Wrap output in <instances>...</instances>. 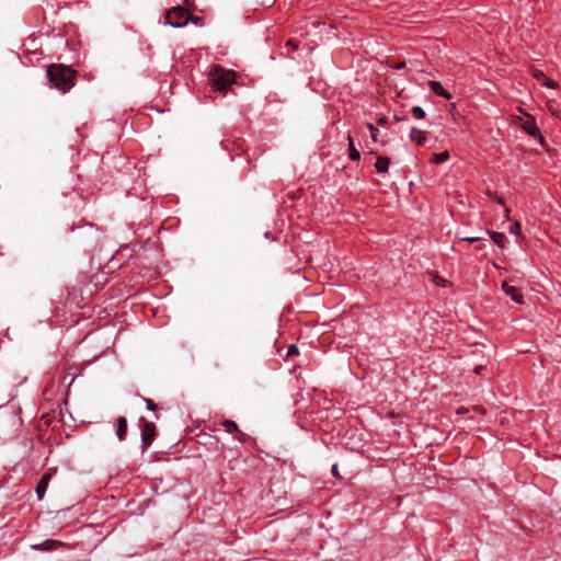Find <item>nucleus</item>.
<instances>
[{
	"mask_svg": "<svg viewBox=\"0 0 561 561\" xmlns=\"http://www.w3.org/2000/svg\"><path fill=\"white\" fill-rule=\"evenodd\" d=\"M76 71L61 64H53L47 68V78L51 85L62 93L75 85Z\"/></svg>",
	"mask_w": 561,
	"mask_h": 561,
	"instance_id": "1",
	"label": "nucleus"
},
{
	"mask_svg": "<svg viewBox=\"0 0 561 561\" xmlns=\"http://www.w3.org/2000/svg\"><path fill=\"white\" fill-rule=\"evenodd\" d=\"M207 78L214 92L226 93L228 88L234 83L236 73L220 65H214L210 67Z\"/></svg>",
	"mask_w": 561,
	"mask_h": 561,
	"instance_id": "2",
	"label": "nucleus"
},
{
	"mask_svg": "<svg viewBox=\"0 0 561 561\" xmlns=\"http://www.w3.org/2000/svg\"><path fill=\"white\" fill-rule=\"evenodd\" d=\"M191 13L183 7L176 5L164 12V24L172 27H183L190 22Z\"/></svg>",
	"mask_w": 561,
	"mask_h": 561,
	"instance_id": "3",
	"label": "nucleus"
},
{
	"mask_svg": "<svg viewBox=\"0 0 561 561\" xmlns=\"http://www.w3.org/2000/svg\"><path fill=\"white\" fill-rule=\"evenodd\" d=\"M139 424L141 428L142 450L145 451L147 448L151 446L152 442L154 440L157 428L153 422H149L145 417H140Z\"/></svg>",
	"mask_w": 561,
	"mask_h": 561,
	"instance_id": "4",
	"label": "nucleus"
},
{
	"mask_svg": "<svg viewBox=\"0 0 561 561\" xmlns=\"http://www.w3.org/2000/svg\"><path fill=\"white\" fill-rule=\"evenodd\" d=\"M514 123L518 124L531 137H537L540 135V131L536 126L535 117L530 114H525V117H514Z\"/></svg>",
	"mask_w": 561,
	"mask_h": 561,
	"instance_id": "5",
	"label": "nucleus"
},
{
	"mask_svg": "<svg viewBox=\"0 0 561 561\" xmlns=\"http://www.w3.org/2000/svg\"><path fill=\"white\" fill-rule=\"evenodd\" d=\"M220 424L228 434H233L238 442L243 443L245 440V434L234 421L226 419Z\"/></svg>",
	"mask_w": 561,
	"mask_h": 561,
	"instance_id": "6",
	"label": "nucleus"
},
{
	"mask_svg": "<svg viewBox=\"0 0 561 561\" xmlns=\"http://www.w3.org/2000/svg\"><path fill=\"white\" fill-rule=\"evenodd\" d=\"M60 546H62V542H60L58 540L47 539L41 543L33 545L32 549L42 550V551H50Z\"/></svg>",
	"mask_w": 561,
	"mask_h": 561,
	"instance_id": "7",
	"label": "nucleus"
},
{
	"mask_svg": "<svg viewBox=\"0 0 561 561\" xmlns=\"http://www.w3.org/2000/svg\"><path fill=\"white\" fill-rule=\"evenodd\" d=\"M502 289L516 304H523L524 302L523 296L517 291V289L515 287H513V286H510L506 282H504L502 284Z\"/></svg>",
	"mask_w": 561,
	"mask_h": 561,
	"instance_id": "8",
	"label": "nucleus"
},
{
	"mask_svg": "<svg viewBox=\"0 0 561 561\" xmlns=\"http://www.w3.org/2000/svg\"><path fill=\"white\" fill-rule=\"evenodd\" d=\"M127 434V419L125 416H119L116 421V436L119 442L126 438Z\"/></svg>",
	"mask_w": 561,
	"mask_h": 561,
	"instance_id": "9",
	"label": "nucleus"
},
{
	"mask_svg": "<svg viewBox=\"0 0 561 561\" xmlns=\"http://www.w3.org/2000/svg\"><path fill=\"white\" fill-rule=\"evenodd\" d=\"M410 139L417 146H423L425 145L427 138L425 131L413 127L410 131Z\"/></svg>",
	"mask_w": 561,
	"mask_h": 561,
	"instance_id": "10",
	"label": "nucleus"
},
{
	"mask_svg": "<svg viewBox=\"0 0 561 561\" xmlns=\"http://www.w3.org/2000/svg\"><path fill=\"white\" fill-rule=\"evenodd\" d=\"M389 165H390V158L378 157V159L375 163V169H376L377 173L386 174L389 171Z\"/></svg>",
	"mask_w": 561,
	"mask_h": 561,
	"instance_id": "11",
	"label": "nucleus"
},
{
	"mask_svg": "<svg viewBox=\"0 0 561 561\" xmlns=\"http://www.w3.org/2000/svg\"><path fill=\"white\" fill-rule=\"evenodd\" d=\"M49 479H50L49 474H44L36 485V494L39 500H42L45 496Z\"/></svg>",
	"mask_w": 561,
	"mask_h": 561,
	"instance_id": "12",
	"label": "nucleus"
},
{
	"mask_svg": "<svg viewBox=\"0 0 561 561\" xmlns=\"http://www.w3.org/2000/svg\"><path fill=\"white\" fill-rule=\"evenodd\" d=\"M534 77L547 88L556 89L558 87V83L548 79L541 70H536Z\"/></svg>",
	"mask_w": 561,
	"mask_h": 561,
	"instance_id": "13",
	"label": "nucleus"
},
{
	"mask_svg": "<svg viewBox=\"0 0 561 561\" xmlns=\"http://www.w3.org/2000/svg\"><path fill=\"white\" fill-rule=\"evenodd\" d=\"M428 84H430L431 90L435 94H437L444 99H447V100L450 99V94L444 89V87L442 85L440 82L432 80V81H430Z\"/></svg>",
	"mask_w": 561,
	"mask_h": 561,
	"instance_id": "14",
	"label": "nucleus"
},
{
	"mask_svg": "<svg viewBox=\"0 0 561 561\" xmlns=\"http://www.w3.org/2000/svg\"><path fill=\"white\" fill-rule=\"evenodd\" d=\"M347 146H348V157L352 161H357L360 159V153L356 149L354 139L351 135L347 136Z\"/></svg>",
	"mask_w": 561,
	"mask_h": 561,
	"instance_id": "15",
	"label": "nucleus"
},
{
	"mask_svg": "<svg viewBox=\"0 0 561 561\" xmlns=\"http://www.w3.org/2000/svg\"><path fill=\"white\" fill-rule=\"evenodd\" d=\"M486 232L490 234L492 241L495 244H497L500 248H504L505 247L507 238L505 237L504 233L495 232V231H490V230H488Z\"/></svg>",
	"mask_w": 561,
	"mask_h": 561,
	"instance_id": "16",
	"label": "nucleus"
},
{
	"mask_svg": "<svg viewBox=\"0 0 561 561\" xmlns=\"http://www.w3.org/2000/svg\"><path fill=\"white\" fill-rule=\"evenodd\" d=\"M448 159H449L448 151H443L439 153H434L431 158V163L440 164V163L447 161Z\"/></svg>",
	"mask_w": 561,
	"mask_h": 561,
	"instance_id": "17",
	"label": "nucleus"
},
{
	"mask_svg": "<svg viewBox=\"0 0 561 561\" xmlns=\"http://www.w3.org/2000/svg\"><path fill=\"white\" fill-rule=\"evenodd\" d=\"M549 113L554 117H561V108L556 103L549 101L547 104Z\"/></svg>",
	"mask_w": 561,
	"mask_h": 561,
	"instance_id": "18",
	"label": "nucleus"
},
{
	"mask_svg": "<svg viewBox=\"0 0 561 561\" xmlns=\"http://www.w3.org/2000/svg\"><path fill=\"white\" fill-rule=\"evenodd\" d=\"M411 112L416 119H423L425 117V111L419 105L413 106Z\"/></svg>",
	"mask_w": 561,
	"mask_h": 561,
	"instance_id": "19",
	"label": "nucleus"
},
{
	"mask_svg": "<svg viewBox=\"0 0 561 561\" xmlns=\"http://www.w3.org/2000/svg\"><path fill=\"white\" fill-rule=\"evenodd\" d=\"M367 128L370 133V137L373 141H378L379 130L370 123L367 124Z\"/></svg>",
	"mask_w": 561,
	"mask_h": 561,
	"instance_id": "20",
	"label": "nucleus"
},
{
	"mask_svg": "<svg viewBox=\"0 0 561 561\" xmlns=\"http://www.w3.org/2000/svg\"><path fill=\"white\" fill-rule=\"evenodd\" d=\"M520 222L519 221H514L510 228H508V231L515 236H519L520 234Z\"/></svg>",
	"mask_w": 561,
	"mask_h": 561,
	"instance_id": "21",
	"label": "nucleus"
},
{
	"mask_svg": "<svg viewBox=\"0 0 561 561\" xmlns=\"http://www.w3.org/2000/svg\"><path fill=\"white\" fill-rule=\"evenodd\" d=\"M298 353H299L298 347L295 344H291L287 350L286 357H291V356L298 355Z\"/></svg>",
	"mask_w": 561,
	"mask_h": 561,
	"instance_id": "22",
	"label": "nucleus"
},
{
	"mask_svg": "<svg viewBox=\"0 0 561 561\" xmlns=\"http://www.w3.org/2000/svg\"><path fill=\"white\" fill-rule=\"evenodd\" d=\"M144 401L149 411H154L157 409V404L151 399L144 398Z\"/></svg>",
	"mask_w": 561,
	"mask_h": 561,
	"instance_id": "23",
	"label": "nucleus"
},
{
	"mask_svg": "<svg viewBox=\"0 0 561 561\" xmlns=\"http://www.w3.org/2000/svg\"><path fill=\"white\" fill-rule=\"evenodd\" d=\"M488 196H489L491 199H493L494 202H496L497 204H500V205H504V199H503V197H501V196H496L495 194H493V193H491V192H489V193H488Z\"/></svg>",
	"mask_w": 561,
	"mask_h": 561,
	"instance_id": "24",
	"label": "nucleus"
},
{
	"mask_svg": "<svg viewBox=\"0 0 561 561\" xmlns=\"http://www.w3.org/2000/svg\"><path fill=\"white\" fill-rule=\"evenodd\" d=\"M202 21H203V19H202V18H199V16H195V15H192V14H191L190 22H192L193 24L198 25V24H201V23H202Z\"/></svg>",
	"mask_w": 561,
	"mask_h": 561,
	"instance_id": "25",
	"label": "nucleus"
},
{
	"mask_svg": "<svg viewBox=\"0 0 561 561\" xmlns=\"http://www.w3.org/2000/svg\"><path fill=\"white\" fill-rule=\"evenodd\" d=\"M462 241H468V242H477L480 240L479 237H463L461 238Z\"/></svg>",
	"mask_w": 561,
	"mask_h": 561,
	"instance_id": "26",
	"label": "nucleus"
},
{
	"mask_svg": "<svg viewBox=\"0 0 561 561\" xmlns=\"http://www.w3.org/2000/svg\"><path fill=\"white\" fill-rule=\"evenodd\" d=\"M387 123V118L385 116L378 118L377 124L383 126Z\"/></svg>",
	"mask_w": 561,
	"mask_h": 561,
	"instance_id": "27",
	"label": "nucleus"
},
{
	"mask_svg": "<svg viewBox=\"0 0 561 561\" xmlns=\"http://www.w3.org/2000/svg\"><path fill=\"white\" fill-rule=\"evenodd\" d=\"M483 369H484L483 366H477L474 368V371H476V374H480Z\"/></svg>",
	"mask_w": 561,
	"mask_h": 561,
	"instance_id": "28",
	"label": "nucleus"
},
{
	"mask_svg": "<svg viewBox=\"0 0 561 561\" xmlns=\"http://www.w3.org/2000/svg\"><path fill=\"white\" fill-rule=\"evenodd\" d=\"M510 214H511V209L510 208H505V218L506 219H510Z\"/></svg>",
	"mask_w": 561,
	"mask_h": 561,
	"instance_id": "29",
	"label": "nucleus"
},
{
	"mask_svg": "<svg viewBox=\"0 0 561 561\" xmlns=\"http://www.w3.org/2000/svg\"><path fill=\"white\" fill-rule=\"evenodd\" d=\"M336 468H337V466H336V465H333V466H332V472H333V474H335V472H336Z\"/></svg>",
	"mask_w": 561,
	"mask_h": 561,
	"instance_id": "30",
	"label": "nucleus"
}]
</instances>
